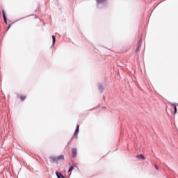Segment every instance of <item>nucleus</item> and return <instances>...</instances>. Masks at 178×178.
<instances>
[{
  "mask_svg": "<svg viewBox=\"0 0 178 178\" xmlns=\"http://www.w3.org/2000/svg\"><path fill=\"white\" fill-rule=\"evenodd\" d=\"M56 176H57V177L58 178H61V177H63V178H65L64 177H63V175H62V173H58V172H56Z\"/></svg>",
  "mask_w": 178,
  "mask_h": 178,
  "instance_id": "7",
  "label": "nucleus"
},
{
  "mask_svg": "<svg viewBox=\"0 0 178 178\" xmlns=\"http://www.w3.org/2000/svg\"><path fill=\"white\" fill-rule=\"evenodd\" d=\"M51 159H53V161H56V162H58V161H65V156H63V155H60V156H58L57 158L51 157Z\"/></svg>",
  "mask_w": 178,
  "mask_h": 178,
  "instance_id": "1",
  "label": "nucleus"
},
{
  "mask_svg": "<svg viewBox=\"0 0 178 178\" xmlns=\"http://www.w3.org/2000/svg\"><path fill=\"white\" fill-rule=\"evenodd\" d=\"M9 29H10V25H9V26L7 27V30H9Z\"/></svg>",
  "mask_w": 178,
  "mask_h": 178,
  "instance_id": "14",
  "label": "nucleus"
},
{
  "mask_svg": "<svg viewBox=\"0 0 178 178\" xmlns=\"http://www.w3.org/2000/svg\"><path fill=\"white\" fill-rule=\"evenodd\" d=\"M105 1H106V0H96L97 3H102V2H105Z\"/></svg>",
  "mask_w": 178,
  "mask_h": 178,
  "instance_id": "10",
  "label": "nucleus"
},
{
  "mask_svg": "<svg viewBox=\"0 0 178 178\" xmlns=\"http://www.w3.org/2000/svg\"><path fill=\"white\" fill-rule=\"evenodd\" d=\"M136 158H138V159H145V157H144V156L143 154H138L136 156Z\"/></svg>",
  "mask_w": 178,
  "mask_h": 178,
  "instance_id": "6",
  "label": "nucleus"
},
{
  "mask_svg": "<svg viewBox=\"0 0 178 178\" xmlns=\"http://www.w3.org/2000/svg\"><path fill=\"white\" fill-rule=\"evenodd\" d=\"M73 169H74V167H73V165H72L70 167V168L69 169L68 172H72L73 170Z\"/></svg>",
  "mask_w": 178,
  "mask_h": 178,
  "instance_id": "12",
  "label": "nucleus"
},
{
  "mask_svg": "<svg viewBox=\"0 0 178 178\" xmlns=\"http://www.w3.org/2000/svg\"><path fill=\"white\" fill-rule=\"evenodd\" d=\"M72 156L74 158H76V155H77V149L76 148H72Z\"/></svg>",
  "mask_w": 178,
  "mask_h": 178,
  "instance_id": "2",
  "label": "nucleus"
},
{
  "mask_svg": "<svg viewBox=\"0 0 178 178\" xmlns=\"http://www.w3.org/2000/svg\"><path fill=\"white\" fill-rule=\"evenodd\" d=\"M26 97L24 96V95H21V96H20V99H21V101H24V99H26Z\"/></svg>",
  "mask_w": 178,
  "mask_h": 178,
  "instance_id": "8",
  "label": "nucleus"
},
{
  "mask_svg": "<svg viewBox=\"0 0 178 178\" xmlns=\"http://www.w3.org/2000/svg\"><path fill=\"white\" fill-rule=\"evenodd\" d=\"M2 13H3V17L5 23H8L6 21V15H5V10H2Z\"/></svg>",
  "mask_w": 178,
  "mask_h": 178,
  "instance_id": "5",
  "label": "nucleus"
},
{
  "mask_svg": "<svg viewBox=\"0 0 178 178\" xmlns=\"http://www.w3.org/2000/svg\"><path fill=\"white\" fill-rule=\"evenodd\" d=\"M140 47H141V44H139L138 45L137 49H136V52H138V51H140Z\"/></svg>",
  "mask_w": 178,
  "mask_h": 178,
  "instance_id": "11",
  "label": "nucleus"
},
{
  "mask_svg": "<svg viewBox=\"0 0 178 178\" xmlns=\"http://www.w3.org/2000/svg\"><path fill=\"white\" fill-rule=\"evenodd\" d=\"M172 106L174 108V115H176V113H177V108L176 107V104H172Z\"/></svg>",
  "mask_w": 178,
  "mask_h": 178,
  "instance_id": "4",
  "label": "nucleus"
},
{
  "mask_svg": "<svg viewBox=\"0 0 178 178\" xmlns=\"http://www.w3.org/2000/svg\"><path fill=\"white\" fill-rule=\"evenodd\" d=\"M52 40H53V44H55L56 41V38H55V35H52Z\"/></svg>",
  "mask_w": 178,
  "mask_h": 178,
  "instance_id": "9",
  "label": "nucleus"
},
{
  "mask_svg": "<svg viewBox=\"0 0 178 178\" xmlns=\"http://www.w3.org/2000/svg\"><path fill=\"white\" fill-rule=\"evenodd\" d=\"M154 167L156 168V170H158V166L156 165H154Z\"/></svg>",
  "mask_w": 178,
  "mask_h": 178,
  "instance_id": "13",
  "label": "nucleus"
},
{
  "mask_svg": "<svg viewBox=\"0 0 178 178\" xmlns=\"http://www.w3.org/2000/svg\"><path fill=\"white\" fill-rule=\"evenodd\" d=\"M80 128V126L76 125V129L74 134V138H77V134H79V129Z\"/></svg>",
  "mask_w": 178,
  "mask_h": 178,
  "instance_id": "3",
  "label": "nucleus"
}]
</instances>
